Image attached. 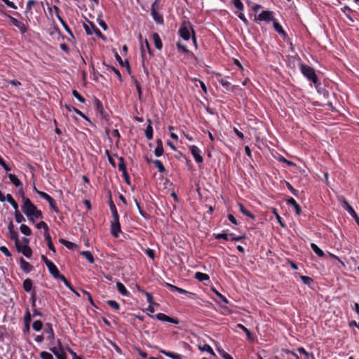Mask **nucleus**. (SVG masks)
Wrapping results in <instances>:
<instances>
[{"label":"nucleus","instance_id":"9","mask_svg":"<svg viewBox=\"0 0 359 359\" xmlns=\"http://www.w3.org/2000/svg\"><path fill=\"white\" fill-rule=\"evenodd\" d=\"M46 265L50 273L56 279L61 280V277L64 276L60 273V271L57 266L52 262H46Z\"/></svg>","mask_w":359,"mask_h":359},{"label":"nucleus","instance_id":"30","mask_svg":"<svg viewBox=\"0 0 359 359\" xmlns=\"http://www.w3.org/2000/svg\"><path fill=\"white\" fill-rule=\"evenodd\" d=\"M61 280L64 283V284L71 290L72 291L76 296L80 297V294L75 290V289L72 287L70 283L67 280V279L65 276L61 277Z\"/></svg>","mask_w":359,"mask_h":359},{"label":"nucleus","instance_id":"15","mask_svg":"<svg viewBox=\"0 0 359 359\" xmlns=\"http://www.w3.org/2000/svg\"><path fill=\"white\" fill-rule=\"evenodd\" d=\"M9 234H10L11 239L14 241V242H15V245L17 250L18 252L21 251V245L20 243V241L18 238V232L16 231H13L9 233Z\"/></svg>","mask_w":359,"mask_h":359},{"label":"nucleus","instance_id":"26","mask_svg":"<svg viewBox=\"0 0 359 359\" xmlns=\"http://www.w3.org/2000/svg\"><path fill=\"white\" fill-rule=\"evenodd\" d=\"M44 237H45V239L47 242V245H48V248L53 252V253H55L56 252V250H55V248L53 244V242H52V240H51V236L49 233V232H46V235H44Z\"/></svg>","mask_w":359,"mask_h":359},{"label":"nucleus","instance_id":"6","mask_svg":"<svg viewBox=\"0 0 359 359\" xmlns=\"http://www.w3.org/2000/svg\"><path fill=\"white\" fill-rule=\"evenodd\" d=\"M145 48L147 49L148 53L151 55H152L151 49V48L149 46V43L147 39L144 40V44L141 45V53H142V67L144 68V71L147 75H149V72L144 65Z\"/></svg>","mask_w":359,"mask_h":359},{"label":"nucleus","instance_id":"31","mask_svg":"<svg viewBox=\"0 0 359 359\" xmlns=\"http://www.w3.org/2000/svg\"><path fill=\"white\" fill-rule=\"evenodd\" d=\"M238 207L240 211L245 216L250 217L252 219H255V215L252 214L249 210H248L243 204L238 203Z\"/></svg>","mask_w":359,"mask_h":359},{"label":"nucleus","instance_id":"7","mask_svg":"<svg viewBox=\"0 0 359 359\" xmlns=\"http://www.w3.org/2000/svg\"><path fill=\"white\" fill-rule=\"evenodd\" d=\"M57 344L58 347L50 348V351L56 356L57 359H67L60 339L57 340Z\"/></svg>","mask_w":359,"mask_h":359},{"label":"nucleus","instance_id":"54","mask_svg":"<svg viewBox=\"0 0 359 359\" xmlns=\"http://www.w3.org/2000/svg\"><path fill=\"white\" fill-rule=\"evenodd\" d=\"M215 237L217 240H219V239H224L226 241L229 240V235L226 233L216 234L215 236Z\"/></svg>","mask_w":359,"mask_h":359},{"label":"nucleus","instance_id":"37","mask_svg":"<svg viewBox=\"0 0 359 359\" xmlns=\"http://www.w3.org/2000/svg\"><path fill=\"white\" fill-rule=\"evenodd\" d=\"M195 278H196L198 281H204L209 280L210 277L208 274L203 273L201 272H196L195 273Z\"/></svg>","mask_w":359,"mask_h":359},{"label":"nucleus","instance_id":"35","mask_svg":"<svg viewBox=\"0 0 359 359\" xmlns=\"http://www.w3.org/2000/svg\"><path fill=\"white\" fill-rule=\"evenodd\" d=\"M23 288L26 292H30L32 289V280L29 278L25 279L23 281Z\"/></svg>","mask_w":359,"mask_h":359},{"label":"nucleus","instance_id":"23","mask_svg":"<svg viewBox=\"0 0 359 359\" xmlns=\"http://www.w3.org/2000/svg\"><path fill=\"white\" fill-rule=\"evenodd\" d=\"M65 107L69 111H75V113H76V114L79 115L80 116H81L82 118H83L85 120L88 121L90 122V120L89 118L83 113L81 112L80 110L77 109L75 107H70L69 105L68 104H65Z\"/></svg>","mask_w":359,"mask_h":359},{"label":"nucleus","instance_id":"38","mask_svg":"<svg viewBox=\"0 0 359 359\" xmlns=\"http://www.w3.org/2000/svg\"><path fill=\"white\" fill-rule=\"evenodd\" d=\"M6 200L12 205L15 210H18V205L17 202L14 200L11 194H8L6 195Z\"/></svg>","mask_w":359,"mask_h":359},{"label":"nucleus","instance_id":"22","mask_svg":"<svg viewBox=\"0 0 359 359\" xmlns=\"http://www.w3.org/2000/svg\"><path fill=\"white\" fill-rule=\"evenodd\" d=\"M45 332L48 334V339H50V341L55 339L54 331L50 323H48L46 324Z\"/></svg>","mask_w":359,"mask_h":359},{"label":"nucleus","instance_id":"10","mask_svg":"<svg viewBox=\"0 0 359 359\" xmlns=\"http://www.w3.org/2000/svg\"><path fill=\"white\" fill-rule=\"evenodd\" d=\"M343 208L355 219V222L359 226L358 215L345 198L343 199Z\"/></svg>","mask_w":359,"mask_h":359},{"label":"nucleus","instance_id":"19","mask_svg":"<svg viewBox=\"0 0 359 359\" xmlns=\"http://www.w3.org/2000/svg\"><path fill=\"white\" fill-rule=\"evenodd\" d=\"M152 38H153L154 46H155L156 48L158 50H161L162 47H163V44H162L161 39L159 35L158 34V33H154L152 34Z\"/></svg>","mask_w":359,"mask_h":359},{"label":"nucleus","instance_id":"17","mask_svg":"<svg viewBox=\"0 0 359 359\" xmlns=\"http://www.w3.org/2000/svg\"><path fill=\"white\" fill-rule=\"evenodd\" d=\"M287 205H292L294 207V211L297 215H300L302 212L301 208L299 205L297 203V201L293 198H290L287 201Z\"/></svg>","mask_w":359,"mask_h":359},{"label":"nucleus","instance_id":"59","mask_svg":"<svg viewBox=\"0 0 359 359\" xmlns=\"http://www.w3.org/2000/svg\"><path fill=\"white\" fill-rule=\"evenodd\" d=\"M300 278L302 282L306 285H310L311 283L313 281L312 278L309 276H301Z\"/></svg>","mask_w":359,"mask_h":359},{"label":"nucleus","instance_id":"57","mask_svg":"<svg viewBox=\"0 0 359 359\" xmlns=\"http://www.w3.org/2000/svg\"><path fill=\"white\" fill-rule=\"evenodd\" d=\"M177 47L179 51H180L182 53H189V50L187 48V47L185 46L182 45L180 42H177Z\"/></svg>","mask_w":359,"mask_h":359},{"label":"nucleus","instance_id":"49","mask_svg":"<svg viewBox=\"0 0 359 359\" xmlns=\"http://www.w3.org/2000/svg\"><path fill=\"white\" fill-rule=\"evenodd\" d=\"M43 324L41 320H35L32 324V327L35 331H40L42 329Z\"/></svg>","mask_w":359,"mask_h":359},{"label":"nucleus","instance_id":"2","mask_svg":"<svg viewBox=\"0 0 359 359\" xmlns=\"http://www.w3.org/2000/svg\"><path fill=\"white\" fill-rule=\"evenodd\" d=\"M191 32H192L191 39L194 44L196 46V39L195 36V32L194 31V29L192 27L191 24L189 22H184L180 29H179V34L180 36L184 39V40H189L191 37Z\"/></svg>","mask_w":359,"mask_h":359},{"label":"nucleus","instance_id":"64","mask_svg":"<svg viewBox=\"0 0 359 359\" xmlns=\"http://www.w3.org/2000/svg\"><path fill=\"white\" fill-rule=\"evenodd\" d=\"M219 352L220 353L221 355L224 359H233V358L228 354L226 352H225L224 350H219L218 349Z\"/></svg>","mask_w":359,"mask_h":359},{"label":"nucleus","instance_id":"21","mask_svg":"<svg viewBox=\"0 0 359 359\" xmlns=\"http://www.w3.org/2000/svg\"><path fill=\"white\" fill-rule=\"evenodd\" d=\"M165 286L168 287L172 292H178L179 293H181V294H189L190 292L182 289V288H180V287H178L175 285H173L170 283H165Z\"/></svg>","mask_w":359,"mask_h":359},{"label":"nucleus","instance_id":"8","mask_svg":"<svg viewBox=\"0 0 359 359\" xmlns=\"http://www.w3.org/2000/svg\"><path fill=\"white\" fill-rule=\"evenodd\" d=\"M121 231V225L119 222V217H113L111 222V233L116 238L118 236Z\"/></svg>","mask_w":359,"mask_h":359},{"label":"nucleus","instance_id":"18","mask_svg":"<svg viewBox=\"0 0 359 359\" xmlns=\"http://www.w3.org/2000/svg\"><path fill=\"white\" fill-rule=\"evenodd\" d=\"M20 267L25 273H29L32 270V266L25 261L23 258H20Z\"/></svg>","mask_w":359,"mask_h":359},{"label":"nucleus","instance_id":"24","mask_svg":"<svg viewBox=\"0 0 359 359\" xmlns=\"http://www.w3.org/2000/svg\"><path fill=\"white\" fill-rule=\"evenodd\" d=\"M160 352L165 355V356L170 358L172 359H183V356L180 354H177L172 352H168L165 350H161Z\"/></svg>","mask_w":359,"mask_h":359},{"label":"nucleus","instance_id":"1","mask_svg":"<svg viewBox=\"0 0 359 359\" xmlns=\"http://www.w3.org/2000/svg\"><path fill=\"white\" fill-rule=\"evenodd\" d=\"M22 196L23 198L24 204L22 207V212L27 217H30L34 216L36 219L42 218V212L36 208V206L32 203L31 200L28 198H26L24 196V192L21 191Z\"/></svg>","mask_w":359,"mask_h":359},{"label":"nucleus","instance_id":"39","mask_svg":"<svg viewBox=\"0 0 359 359\" xmlns=\"http://www.w3.org/2000/svg\"><path fill=\"white\" fill-rule=\"evenodd\" d=\"M20 252L27 258H29L32 254V249L28 245L21 246Z\"/></svg>","mask_w":359,"mask_h":359},{"label":"nucleus","instance_id":"56","mask_svg":"<svg viewBox=\"0 0 359 359\" xmlns=\"http://www.w3.org/2000/svg\"><path fill=\"white\" fill-rule=\"evenodd\" d=\"M163 147H156L154 150V154L156 156L159 157L163 155Z\"/></svg>","mask_w":359,"mask_h":359},{"label":"nucleus","instance_id":"62","mask_svg":"<svg viewBox=\"0 0 359 359\" xmlns=\"http://www.w3.org/2000/svg\"><path fill=\"white\" fill-rule=\"evenodd\" d=\"M31 320H32V316H31V313L29 312V310L27 309V311H26V313L25 315V317H24V321L25 323H31Z\"/></svg>","mask_w":359,"mask_h":359},{"label":"nucleus","instance_id":"28","mask_svg":"<svg viewBox=\"0 0 359 359\" xmlns=\"http://www.w3.org/2000/svg\"><path fill=\"white\" fill-rule=\"evenodd\" d=\"M149 125L147 126L145 130V136L148 140H151L153 138V128L151 126V122L150 120H148Z\"/></svg>","mask_w":359,"mask_h":359},{"label":"nucleus","instance_id":"3","mask_svg":"<svg viewBox=\"0 0 359 359\" xmlns=\"http://www.w3.org/2000/svg\"><path fill=\"white\" fill-rule=\"evenodd\" d=\"M300 70L304 76H306L310 81H312L316 85V88L318 85H320L318 76L313 68L307 65L301 63Z\"/></svg>","mask_w":359,"mask_h":359},{"label":"nucleus","instance_id":"25","mask_svg":"<svg viewBox=\"0 0 359 359\" xmlns=\"http://www.w3.org/2000/svg\"><path fill=\"white\" fill-rule=\"evenodd\" d=\"M94 105H95L96 111L97 112H99L102 116H103L104 110L102 103L97 98H95Z\"/></svg>","mask_w":359,"mask_h":359},{"label":"nucleus","instance_id":"61","mask_svg":"<svg viewBox=\"0 0 359 359\" xmlns=\"http://www.w3.org/2000/svg\"><path fill=\"white\" fill-rule=\"evenodd\" d=\"M67 350L72 356V359H83L81 356L78 355L72 348L67 347Z\"/></svg>","mask_w":359,"mask_h":359},{"label":"nucleus","instance_id":"29","mask_svg":"<svg viewBox=\"0 0 359 359\" xmlns=\"http://www.w3.org/2000/svg\"><path fill=\"white\" fill-rule=\"evenodd\" d=\"M116 288L118 290V291L123 296H128V292L127 290V289L126 288V287L124 286V285L123 283H121V282H117L116 283Z\"/></svg>","mask_w":359,"mask_h":359},{"label":"nucleus","instance_id":"52","mask_svg":"<svg viewBox=\"0 0 359 359\" xmlns=\"http://www.w3.org/2000/svg\"><path fill=\"white\" fill-rule=\"evenodd\" d=\"M134 83L135 85L137 91V93L139 95V98L141 99L142 95L141 85H140V82L135 79H134Z\"/></svg>","mask_w":359,"mask_h":359},{"label":"nucleus","instance_id":"43","mask_svg":"<svg viewBox=\"0 0 359 359\" xmlns=\"http://www.w3.org/2000/svg\"><path fill=\"white\" fill-rule=\"evenodd\" d=\"M109 207H110V210H111V214H112V217H118V212H117L116 205H115V204L114 203V202L112 201V200L111 198L109 200Z\"/></svg>","mask_w":359,"mask_h":359},{"label":"nucleus","instance_id":"41","mask_svg":"<svg viewBox=\"0 0 359 359\" xmlns=\"http://www.w3.org/2000/svg\"><path fill=\"white\" fill-rule=\"evenodd\" d=\"M118 170L122 172L127 171L126 170V165L124 158L121 156V157L118 158Z\"/></svg>","mask_w":359,"mask_h":359},{"label":"nucleus","instance_id":"20","mask_svg":"<svg viewBox=\"0 0 359 359\" xmlns=\"http://www.w3.org/2000/svg\"><path fill=\"white\" fill-rule=\"evenodd\" d=\"M165 286L168 287L172 292H178L179 293H181V294H189L190 292L182 289V288H180V287H178L175 285H173L170 283H165Z\"/></svg>","mask_w":359,"mask_h":359},{"label":"nucleus","instance_id":"47","mask_svg":"<svg viewBox=\"0 0 359 359\" xmlns=\"http://www.w3.org/2000/svg\"><path fill=\"white\" fill-rule=\"evenodd\" d=\"M36 226L37 229H43L44 230V235H46V232H49V228L47 224L43 221L40 222Z\"/></svg>","mask_w":359,"mask_h":359},{"label":"nucleus","instance_id":"16","mask_svg":"<svg viewBox=\"0 0 359 359\" xmlns=\"http://www.w3.org/2000/svg\"><path fill=\"white\" fill-rule=\"evenodd\" d=\"M54 10L56 12V14H57V19L59 20V21L60 22V23L62 25L63 27L65 28V29L71 35H72V32L71 31V29H69V27H68L67 24L65 22V20L60 16L59 15V8L58 7H57L56 6H54Z\"/></svg>","mask_w":359,"mask_h":359},{"label":"nucleus","instance_id":"45","mask_svg":"<svg viewBox=\"0 0 359 359\" xmlns=\"http://www.w3.org/2000/svg\"><path fill=\"white\" fill-rule=\"evenodd\" d=\"M15 221L18 223H21V222H25V218L20 212L19 210H15Z\"/></svg>","mask_w":359,"mask_h":359},{"label":"nucleus","instance_id":"5","mask_svg":"<svg viewBox=\"0 0 359 359\" xmlns=\"http://www.w3.org/2000/svg\"><path fill=\"white\" fill-rule=\"evenodd\" d=\"M34 191L43 199L46 200L48 202L51 209L56 213L59 212V209L56 205L55 200L50 196L48 194L38 190L36 187H34Z\"/></svg>","mask_w":359,"mask_h":359},{"label":"nucleus","instance_id":"36","mask_svg":"<svg viewBox=\"0 0 359 359\" xmlns=\"http://www.w3.org/2000/svg\"><path fill=\"white\" fill-rule=\"evenodd\" d=\"M80 254L83 255L90 264L94 263V257L90 251H82Z\"/></svg>","mask_w":359,"mask_h":359},{"label":"nucleus","instance_id":"12","mask_svg":"<svg viewBox=\"0 0 359 359\" xmlns=\"http://www.w3.org/2000/svg\"><path fill=\"white\" fill-rule=\"evenodd\" d=\"M8 18L11 22L20 29L22 34H24L27 32V27L22 22L18 20L16 18L11 15H8Z\"/></svg>","mask_w":359,"mask_h":359},{"label":"nucleus","instance_id":"27","mask_svg":"<svg viewBox=\"0 0 359 359\" xmlns=\"http://www.w3.org/2000/svg\"><path fill=\"white\" fill-rule=\"evenodd\" d=\"M8 177L11 180V182L18 188L21 187L22 188V182L20 180L13 174H8Z\"/></svg>","mask_w":359,"mask_h":359},{"label":"nucleus","instance_id":"33","mask_svg":"<svg viewBox=\"0 0 359 359\" xmlns=\"http://www.w3.org/2000/svg\"><path fill=\"white\" fill-rule=\"evenodd\" d=\"M273 27H274V29L278 34L283 35V36H287V34L283 30V29L282 28L281 25L278 22H276V20L273 21Z\"/></svg>","mask_w":359,"mask_h":359},{"label":"nucleus","instance_id":"11","mask_svg":"<svg viewBox=\"0 0 359 359\" xmlns=\"http://www.w3.org/2000/svg\"><path fill=\"white\" fill-rule=\"evenodd\" d=\"M155 318L160 321L169 322L173 324H179L180 320L177 318H171L163 313H158L155 316Z\"/></svg>","mask_w":359,"mask_h":359},{"label":"nucleus","instance_id":"48","mask_svg":"<svg viewBox=\"0 0 359 359\" xmlns=\"http://www.w3.org/2000/svg\"><path fill=\"white\" fill-rule=\"evenodd\" d=\"M72 95L80 102H81V103H85L86 102V99L83 97H82L76 90H74L72 91Z\"/></svg>","mask_w":359,"mask_h":359},{"label":"nucleus","instance_id":"40","mask_svg":"<svg viewBox=\"0 0 359 359\" xmlns=\"http://www.w3.org/2000/svg\"><path fill=\"white\" fill-rule=\"evenodd\" d=\"M311 248L313 250V251L318 256V257H323L324 252L323 251L318 248V246L315 243L311 244Z\"/></svg>","mask_w":359,"mask_h":359},{"label":"nucleus","instance_id":"53","mask_svg":"<svg viewBox=\"0 0 359 359\" xmlns=\"http://www.w3.org/2000/svg\"><path fill=\"white\" fill-rule=\"evenodd\" d=\"M233 4L234 6L239 11L243 10V4L241 0H233Z\"/></svg>","mask_w":359,"mask_h":359},{"label":"nucleus","instance_id":"14","mask_svg":"<svg viewBox=\"0 0 359 359\" xmlns=\"http://www.w3.org/2000/svg\"><path fill=\"white\" fill-rule=\"evenodd\" d=\"M272 14L273 13L271 11H263L259 15L258 19L261 21L266 22L274 21L275 20L273 19Z\"/></svg>","mask_w":359,"mask_h":359},{"label":"nucleus","instance_id":"55","mask_svg":"<svg viewBox=\"0 0 359 359\" xmlns=\"http://www.w3.org/2000/svg\"><path fill=\"white\" fill-rule=\"evenodd\" d=\"M38 4V1H35V0H29L28 1L27 4V8H26V13H28L31 11L32 9V6L35 5V4Z\"/></svg>","mask_w":359,"mask_h":359},{"label":"nucleus","instance_id":"13","mask_svg":"<svg viewBox=\"0 0 359 359\" xmlns=\"http://www.w3.org/2000/svg\"><path fill=\"white\" fill-rule=\"evenodd\" d=\"M190 151L195 161L200 163L203 162V157L201 155L200 149L195 145L190 146Z\"/></svg>","mask_w":359,"mask_h":359},{"label":"nucleus","instance_id":"44","mask_svg":"<svg viewBox=\"0 0 359 359\" xmlns=\"http://www.w3.org/2000/svg\"><path fill=\"white\" fill-rule=\"evenodd\" d=\"M20 230L22 233H23L26 236H29L32 233V231H31L30 228L26 224H21V226L20 227Z\"/></svg>","mask_w":359,"mask_h":359},{"label":"nucleus","instance_id":"4","mask_svg":"<svg viewBox=\"0 0 359 359\" xmlns=\"http://www.w3.org/2000/svg\"><path fill=\"white\" fill-rule=\"evenodd\" d=\"M160 0H155V1L151 5V14L153 17V19L158 24H162L163 22V18L161 15L158 13Z\"/></svg>","mask_w":359,"mask_h":359},{"label":"nucleus","instance_id":"60","mask_svg":"<svg viewBox=\"0 0 359 359\" xmlns=\"http://www.w3.org/2000/svg\"><path fill=\"white\" fill-rule=\"evenodd\" d=\"M106 154L107 156V158H108V161L109 162V163L111 164V165L114 168L116 167V163H115V161L114 159L112 158V156L110 155V153L108 150L106 151Z\"/></svg>","mask_w":359,"mask_h":359},{"label":"nucleus","instance_id":"50","mask_svg":"<svg viewBox=\"0 0 359 359\" xmlns=\"http://www.w3.org/2000/svg\"><path fill=\"white\" fill-rule=\"evenodd\" d=\"M272 212L276 216V217L278 222H279V224H280V226L282 227H285V224L282 222L281 217L279 215V214L278 213L276 208H273Z\"/></svg>","mask_w":359,"mask_h":359},{"label":"nucleus","instance_id":"46","mask_svg":"<svg viewBox=\"0 0 359 359\" xmlns=\"http://www.w3.org/2000/svg\"><path fill=\"white\" fill-rule=\"evenodd\" d=\"M153 163H154L155 166L158 169V171L161 172H165L166 171L164 165L159 160H155L153 161Z\"/></svg>","mask_w":359,"mask_h":359},{"label":"nucleus","instance_id":"63","mask_svg":"<svg viewBox=\"0 0 359 359\" xmlns=\"http://www.w3.org/2000/svg\"><path fill=\"white\" fill-rule=\"evenodd\" d=\"M0 251L4 253L6 257H11V253L8 250V248L6 246H1L0 247Z\"/></svg>","mask_w":359,"mask_h":359},{"label":"nucleus","instance_id":"42","mask_svg":"<svg viewBox=\"0 0 359 359\" xmlns=\"http://www.w3.org/2000/svg\"><path fill=\"white\" fill-rule=\"evenodd\" d=\"M198 348L201 351H207V352L210 353L211 355L215 356V353L214 351L208 344H204L203 346H198Z\"/></svg>","mask_w":359,"mask_h":359},{"label":"nucleus","instance_id":"34","mask_svg":"<svg viewBox=\"0 0 359 359\" xmlns=\"http://www.w3.org/2000/svg\"><path fill=\"white\" fill-rule=\"evenodd\" d=\"M237 327H239L240 329H241L242 330H243V332H245L248 339L250 341H252L253 340V336H252V332L250 331L249 329H248L246 327H245L242 324H238L237 325Z\"/></svg>","mask_w":359,"mask_h":359},{"label":"nucleus","instance_id":"32","mask_svg":"<svg viewBox=\"0 0 359 359\" xmlns=\"http://www.w3.org/2000/svg\"><path fill=\"white\" fill-rule=\"evenodd\" d=\"M86 20L90 24L91 29L93 31V32H94L98 37H100L101 39H104V35L102 34L100 30L96 27V26L93 24V22H92L91 21H90L88 20Z\"/></svg>","mask_w":359,"mask_h":359},{"label":"nucleus","instance_id":"58","mask_svg":"<svg viewBox=\"0 0 359 359\" xmlns=\"http://www.w3.org/2000/svg\"><path fill=\"white\" fill-rule=\"evenodd\" d=\"M40 357L42 359H53V355L50 353H48L47 351H42V352H41Z\"/></svg>","mask_w":359,"mask_h":359},{"label":"nucleus","instance_id":"51","mask_svg":"<svg viewBox=\"0 0 359 359\" xmlns=\"http://www.w3.org/2000/svg\"><path fill=\"white\" fill-rule=\"evenodd\" d=\"M107 304L116 311H118L120 308L119 304L114 300H108Z\"/></svg>","mask_w":359,"mask_h":359}]
</instances>
